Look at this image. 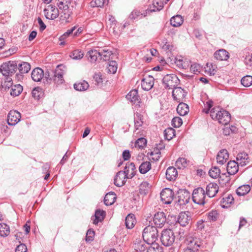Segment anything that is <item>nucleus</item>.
Masks as SVG:
<instances>
[{"label": "nucleus", "instance_id": "nucleus-1", "mask_svg": "<svg viewBox=\"0 0 252 252\" xmlns=\"http://www.w3.org/2000/svg\"><path fill=\"white\" fill-rule=\"evenodd\" d=\"M61 67V65H58L55 70H47L45 73L41 68H36L32 72V78L34 81L39 82L44 77L47 81L61 84L64 81L63 75L64 72Z\"/></svg>", "mask_w": 252, "mask_h": 252}, {"label": "nucleus", "instance_id": "nucleus-2", "mask_svg": "<svg viewBox=\"0 0 252 252\" xmlns=\"http://www.w3.org/2000/svg\"><path fill=\"white\" fill-rule=\"evenodd\" d=\"M205 105L207 109H204L203 112L208 114L210 111V116L212 119L217 120L220 124L227 125L231 119L230 114L228 112L218 107L210 110L213 105V101L212 100L207 101Z\"/></svg>", "mask_w": 252, "mask_h": 252}, {"label": "nucleus", "instance_id": "nucleus-3", "mask_svg": "<svg viewBox=\"0 0 252 252\" xmlns=\"http://www.w3.org/2000/svg\"><path fill=\"white\" fill-rule=\"evenodd\" d=\"M143 240L147 244L156 243L158 236V231L156 226L148 225L143 231Z\"/></svg>", "mask_w": 252, "mask_h": 252}, {"label": "nucleus", "instance_id": "nucleus-4", "mask_svg": "<svg viewBox=\"0 0 252 252\" xmlns=\"http://www.w3.org/2000/svg\"><path fill=\"white\" fill-rule=\"evenodd\" d=\"M185 242L188 246L184 252H197L201 244L199 239L194 237L192 233H189L186 235Z\"/></svg>", "mask_w": 252, "mask_h": 252}, {"label": "nucleus", "instance_id": "nucleus-5", "mask_svg": "<svg viewBox=\"0 0 252 252\" xmlns=\"http://www.w3.org/2000/svg\"><path fill=\"white\" fill-rule=\"evenodd\" d=\"M207 195L205 190L201 187H198L194 189L192 193V199L193 202L195 204L203 205L206 200Z\"/></svg>", "mask_w": 252, "mask_h": 252}, {"label": "nucleus", "instance_id": "nucleus-6", "mask_svg": "<svg viewBox=\"0 0 252 252\" xmlns=\"http://www.w3.org/2000/svg\"><path fill=\"white\" fill-rule=\"evenodd\" d=\"M18 68L17 63L15 61H9L3 63L0 67V73L3 76H11Z\"/></svg>", "mask_w": 252, "mask_h": 252}, {"label": "nucleus", "instance_id": "nucleus-7", "mask_svg": "<svg viewBox=\"0 0 252 252\" xmlns=\"http://www.w3.org/2000/svg\"><path fill=\"white\" fill-rule=\"evenodd\" d=\"M162 6L161 5L157 9H143L142 8L137 9H134L129 15V18L132 20H138L142 18L143 17H146L148 14H150L152 12L156 11L161 8Z\"/></svg>", "mask_w": 252, "mask_h": 252}, {"label": "nucleus", "instance_id": "nucleus-8", "mask_svg": "<svg viewBox=\"0 0 252 252\" xmlns=\"http://www.w3.org/2000/svg\"><path fill=\"white\" fill-rule=\"evenodd\" d=\"M162 244L166 246H171L175 241V236L171 229H164L162 231L160 237Z\"/></svg>", "mask_w": 252, "mask_h": 252}, {"label": "nucleus", "instance_id": "nucleus-9", "mask_svg": "<svg viewBox=\"0 0 252 252\" xmlns=\"http://www.w3.org/2000/svg\"><path fill=\"white\" fill-rule=\"evenodd\" d=\"M162 82L166 88L172 89L176 88L179 84L180 80L173 74L166 75L162 79Z\"/></svg>", "mask_w": 252, "mask_h": 252}, {"label": "nucleus", "instance_id": "nucleus-10", "mask_svg": "<svg viewBox=\"0 0 252 252\" xmlns=\"http://www.w3.org/2000/svg\"><path fill=\"white\" fill-rule=\"evenodd\" d=\"M43 12L45 17L49 20H54L59 16L58 8L55 6L51 4L45 7Z\"/></svg>", "mask_w": 252, "mask_h": 252}, {"label": "nucleus", "instance_id": "nucleus-11", "mask_svg": "<svg viewBox=\"0 0 252 252\" xmlns=\"http://www.w3.org/2000/svg\"><path fill=\"white\" fill-rule=\"evenodd\" d=\"M160 197L163 203L169 204L174 198V192L169 188H165L161 192Z\"/></svg>", "mask_w": 252, "mask_h": 252}, {"label": "nucleus", "instance_id": "nucleus-12", "mask_svg": "<svg viewBox=\"0 0 252 252\" xmlns=\"http://www.w3.org/2000/svg\"><path fill=\"white\" fill-rule=\"evenodd\" d=\"M21 114L16 110L10 111L7 115V122L9 126H15L20 120Z\"/></svg>", "mask_w": 252, "mask_h": 252}, {"label": "nucleus", "instance_id": "nucleus-13", "mask_svg": "<svg viewBox=\"0 0 252 252\" xmlns=\"http://www.w3.org/2000/svg\"><path fill=\"white\" fill-rule=\"evenodd\" d=\"M187 93L181 87L174 88L172 92V96L174 100L177 102H183Z\"/></svg>", "mask_w": 252, "mask_h": 252}, {"label": "nucleus", "instance_id": "nucleus-14", "mask_svg": "<svg viewBox=\"0 0 252 252\" xmlns=\"http://www.w3.org/2000/svg\"><path fill=\"white\" fill-rule=\"evenodd\" d=\"M190 194L186 190H181L178 192V200L176 201L179 206H183L189 203Z\"/></svg>", "mask_w": 252, "mask_h": 252}, {"label": "nucleus", "instance_id": "nucleus-15", "mask_svg": "<svg viewBox=\"0 0 252 252\" xmlns=\"http://www.w3.org/2000/svg\"><path fill=\"white\" fill-rule=\"evenodd\" d=\"M166 220V216L162 212L155 214L153 218V221L156 227H162L165 224Z\"/></svg>", "mask_w": 252, "mask_h": 252}, {"label": "nucleus", "instance_id": "nucleus-16", "mask_svg": "<svg viewBox=\"0 0 252 252\" xmlns=\"http://www.w3.org/2000/svg\"><path fill=\"white\" fill-rule=\"evenodd\" d=\"M154 84V78L150 75L146 76L142 80L141 87L145 91L151 90Z\"/></svg>", "mask_w": 252, "mask_h": 252}, {"label": "nucleus", "instance_id": "nucleus-17", "mask_svg": "<svg viewBox=\"0 0 252 252\" xmlns=\"http://www.w3.org/2000/svg\"><path fill=\"white\" fill-rule=\"evenodd\" d=\"M219 190V186L216 183H210L206 187L205 193L209 197H214Z\"/></svg>", "mask_w": 252, "mask_h": 252}, {"label": "nucleus", "instance_id": "nucleus-18", "mask_svg": "<svg viewBox=\"0 0 252 252\" xmlns=\"http://www.w3.org/2000/svg\"><path fill=\"white\" fill-rule=\"evenodd\" d=\"M127 176L123 173V171L118 172L114 179V184L119 187L124 186L127 179Z\"/></svg>", "mask_w": 252, "mask_h": 252}, {"label": "nucleus", "instance_id": "nucleus-19", "mask_svg": "<svg viewBox=\"0 0 252 252\" xmlns=\"http://www.w3.org/2000/svg\"><path fill=\"white\" fill-rule=\"evenodd\" d=\"M136 168L133 162L126 163L123 173L127 176V178L131 179L135 174Z\"/></svg>", "mask_w": 252, "mask_h": 252}, {"label": "nucleus", "instance_id": "nucleus-20", "mask_svg": "<svg viewBox=\"0 0 252 252\" xmlns=\"http://www.w3.org/2000/svg\"><path fill=\"white\" fill-rule=\"evenodd\" d=\"M229 154L225 149L221 150L219 152L217 156V161L218 163L223 165L228 159Z\"/></svg>", "mask_w": 252, "mask_h": 252}, {"label": "nucleus", "instance_id": "nucleus-21", "mask_svg": "<svg viewBox=\"0 0 252 252\" xmlns=\"http://www.w3.org/2000/svg\"><path fill=\"white\" fill-rule=\"evenodd\" d=\"M237 163L241 166H245L250 162L248 155L245 152L239 153L236 157Z\"/></svg>", "mask_w": 252, "mask_h": 252}, {"label": "nucleus", "instance_id": "nucleus-22", "mask_svg": "<svg viewBox=\"0 0 252 252\" xmlns=\"http://www.w3.org/2000/svg\"><path fill=\"white\" fill-rule=\"evenodd\" d=\"M190 219L189 212H181L178 216V221L181 226H185L189 223Z\"/></svg>", "mask_w": 252, "mask_h": 252}, {"label": "nucleus", "instance_id": "nucleus-23", "mask_svg": "<svg viewBox=\"0 0 252 252\" xmlns=\"http://www.w3.org/2000/svg\"><path fill=\"white\" fill-rule=\"evenodd\" d=\"M214 58L220 61H226L229 57V53L224 49H220L214 54Z\"/></svg>", "mask_w": 252, "mask_h": 252}, {"label": "nucleus", "instance_id": "nucleus-24", "mask_svg": "<svg viewBox=\"0 0 252 252\" xmlns=\"http://www.w3.org/2000/svg\"><path fill=\"white\" fill-rule=\"evenodd\" d=\"M178 176V172L176 169L173 167H169L166 171V178L168 181H174Z\"/></svg>", "mask_w": 252, "mask_h": 252}, {"label": "nucleus", "instance_id": "nucleus-25", "mask_svg": "<svg viewBox=\"0 0 252 252\" xmlns=\"http://www.w3.org/2000/svg\"><path fill=\"white\" fill-rule=\"evenodd\" d=\"M239 165L237 162L234 160L229 161L227 165V173L230 175L235 174L238 171Z\"/></svg>", "mask_w": 252, "mask_h": 252}, {"label": "nucleus", "instance_id": "nucleus-26", "mask_svg": "<svg viewBox=\"0 0 252 252\" xmlns=\"http://www.w3.org/2000/svg\"><path fill=\"white\" fill-rule=\"evenodd\" d=\"M105 216V212L101 210L100 209H97L95 211V214L94 216V219L93 220V223L97 224L99 222L102 221ZM93 218V217H92Z\"/></svg>", "mask_w": 252, "mask_h": 252}, {"label": "nucleus", "instance_id": "nucleus-27", "mask_svg": "<svg viewBox=\"0 0 252 252\" xmlns=\"http://www.w3.org/2000/svg\"><path fill=\"white\" fill-rule=\"evenodd\" d=\"M116 195L114 192L107 193L104 198V203L106 206L112 205L115 201Z\"/></svg>", "mask_w": 252, "mask_h": 252}, {"label": "nucleus", "instance_id": "nucleus-28", "mask_svg": "<svg viewBox=\"0 0 252 252\" xmlns=\"http://www.w3.org/2000/svg\"><path fill=\"white\" fill-rule=\"evenodd\" d=\"M126 98L132 103H135L136 102H139V97L138 95V91L136 90H133L129 92L126 95Z\"/></svg>", "mask_w": 252, "mask_h": 252}, {"label": "nucleus", "instance_id": "nucleus-29", "mask_svg": "<svg viewBox=\"0 0 252 252\" xmlns=\"http://www.w3.org/2000/svg\"><path fill=\"white\" fill-rule=\"evenodd\" d=\"M179 103L177 108V111L180 116H185L189 112V107L188 105L185 103L182 102Z\"/></svg>", "mask_w": 252, "mask_h": 252}, {"label": "nucleus", "instance_id": "nucleus-30", "mask_svg": "<svg viewBox=\"0 0 252 252\" xmlns=\"http://www.w3.org/2000/svg\"><path fill=\"white\" fill-rule=\"evenodd\" d=\"M175 63L179 68L187 69L189 66L190 62L187 59L181 58L176 59Z\"/></svg>", "mask_w": 252, "mask_h": 252}, {"label": "nucleus", "instance_id": "nucleus-31", "mask_svg": "<svg viewBox=\"0 0 252 252\" xmlns=\"http://www.w3.org/2000/svg\"><path fill=\"white\" fill-rule=\"evenodd\" d=\"M183 18L180 15L173 16L170 19L171 25L174 27L180 26L183 23Z\"/></svg>", "mask_w": 252, "mask_h": 252}, {"label": "nucleus", "instance_id": "nucleus-32", "mask_svg": "<svg viewBox=\"0 0 252 252\" xmlns=\"http://www.w3.org/2000/svg\"><path fill=\"white\" fill-rule=\"evenodd\" d=\"M87 54L89 56L90 62L92 63H95L98 57L100 58V50L98 51L95 49L91 50L88 52Z\"/></svg>", "mask_w": 252, "mask_h": 252}, {"label": "nucleus", "instance_id": "nucleus-33", "mask_svg": "<svg viewBox=\"0 0 252 252\" xmlns=\"http://www.w3.org/2000/svg\"><path fill=\"white\" fill-rule=\"evenodd\" d=\"M234 202V198L231 194H228L227 196L223 197L221 201V206L222 208H227Z\"/></svg>", "mask_w": 252, "mask_h": 252}, {"label": "nucleus", "instance_id": "nucleus-34", "mask_svg": "<svg viewBox=\"0 0 252 252\" xmlns=\"http://www.w3.org/2000/svg\"><path fill=\"white\" fill-rule=\"evenodd\" d=\"M136 222L135 216L133 214H128L125 220V224L126 227L130 229L132 228Z\"/></svg>", "mask_w": 252, "mask_h": 252}, {"label": "nucleus", "instance_id": "nucleus-35", "mask_svg": "<svg viewBox=\"0 0 252 252\" xmlns=\"http://www.w3.org/2000/svg\"><path fill=\"white\" fill-rule=\"evenodd\" d=\"M23 91V87L20 85L17 84L12 86L10 90V94L11 95L15 97L18 96Z\"/></svg>", "mask_w": 252, "mask_h": 252}, {"label": "nucleus", "instance_id": "nucleus-36", "mask_svg": "<svg viewBox=\"0 0 252 252\" xmlns=\"http://www.w3.org/2000/svg\"><path fill=\"white\" fill-rule=\"evenodd\" d=\"M10 227L5 223H0V236L2 237H6L10 233Z\"/></svg>", "mask_w": 252, "mask_h": 252}, {"label": "nucleus", "instance_id": "nucleus-37", "mask_svg": "<svg viewBox=\"0 0 252 252\" xmlns=\"http://www.w3.org/2000/svg\"><path fill=\"white\" fill-rule=\"evenodd\" d=\"M18 65V68L21 74L27 73L31 69V65L27 62H22Z\"/></svg>", "mask_w": 252, "mask_h": 252}, {"label": "nucleus", "instance_id": "nucleus-38", "mask_svg": "<svg viewBox=\"0 0 252 252\" xmlns=\"http://www.w3.org/2000/svg\"><path fill=\"white\" fill-rule=\"evenodd\" d=\"M251 190L249 185H244L239 187L236 190L237 194L239 196H243L247 194Z\"/></svg>", "mask_w": 252, "mask_h": 252}, {"label": "nucleus", "instance_id": "nucleus-39", "mask_svg": "<svg viewBox=\"0 0 252 252\" xmlns=\"http://www.w3.org/2000/svg\"><path fill=\"white\" fill-rule=\"evenodd\" d=\"M89 87V84L86 81H83L79 83H75L74 85V88L79 91L86 90Z\"/></svg>", "mask_w": 252, "mask_h": 252}, {"label": "nucleus", "instance_id": "nucleus-40", "mask_svg": "<svg viewBox=\"0 0 252 252\" xmlns=\"http://www.w3.org/2000/svg\"><path fill=\"white\" fill-rule=\"evenodd\" d=\"M175 136V130L171 127H168L164 131V138L168 141L172 139Z\"/></svg>", "mask_w": 252, "mask_h": 252}, {"label": "nucleus", "instance_id": "nucleus-41", "mask_svg": "<svg viewBox=\"0 0 252 252\" xmlns=\"http://www.w3.org/2000/svg\"><path fill=\"white\" fill-rule=\"evenodd\" d=\"M151 168V164L149 161L142 162L139 166V172L142 174H145Z\"/></svg>", "mask_w": 252, "mask_h": 252}, {"label": "nucleus", "instance_id": "nucleus-42", "mask_svg": "<svg viewBox=\"0 0 252 252\" xmlns=\"http://www.w3.org/2000/svg\"><path fill=\"white\" fill-rule=\"evenodd\" d=\"M143 116L137 113L134 117V127L136 130L139 129V127L141 126L143 124Z\"/></svg>", "mask_w": 252, "mask_h": 252}, {"label": "nucleus", "instance_id": "nucleus-43", "mask_svg": "<svg viewBox=\"0 0 252 252\" xmlns=\"http://www.w3.org/2000/svg\"><path fill=\"white\" fill-rule=\"evenodd\" d=\"M150 186L147 182H142L139 186V192L141 194L145 195L148 193Z\"/></svg>", "mask_w": 252, "mask_h": 252}, {"label": "nucleus", "instance_id": "nucleus-44", "mask_svg": "<svg viewBox=\"0 0 252 252\" xmlns=\"http://www.w3.org/2000/svg\"><path fill=\"white\" fill-rule=\"evenodd\" d=\"M100 59H103L104 61L109 60L112 55L111 51L106 49L100 50Z\"/></svg>", "mask_w": 252, "mask_h": 252}, {"label": "nucleus", "instance_id": "nucleus-45", "mask_svg": "<svg viewBox=\"0 0 252 252\" xmlns=\"http://www.w3.org/2000/svg\"><path fill=\"white\" fill-rule=\"evenodd\" d=\"M70 3L71 0H58L57 4L60 9L66 10L69 8Z\"/></svg>", "mask_w": 252, "mask_h": 252}, {"label": "nucleus", "instance_id": "nucleus-46", "mask_svg": "<svg viewBox=\"0 0 252 252\" xmlns=\"http://www.w3.org/2000/svg\"><path fill=\"white\" fill-rule=\"evenodd\" d=\"M149 245L151 246L149 247L146 252H163L162 247H160L158 243H155Z\"/></svg>", "mask_w": 252, "mask_h": 252}, {"label": "nucleus", "instance_id": "nucleus-47", "mask_svg": "<svg viewBox=\"0 0 252 252\" xmlns=\"http://www.w3.org/2000/svg\"><path fill=\"white\" fill-rule=\"evenodd\" d=\"M241 82L242 85L244 87H250L252 85V76L246 75L242 78Z\"/></svg>", "mask_w": 252, "mask_h": 252}, {"label": "nucleus", "instance_id": "nucleus-48", "mask_svg": "<svg viewBox=\"0 0 252 252\" xmlns=\"http://www.w3.org/2000/svg\"><path fill=\"white\" fill-rule=\"evenodd\" d=\"M220 169L217 166L213 167L209 172L210 177L214 179L217 178L220 174Z\"/></svg>", "mask_w": 252, "mask_h": 252}, {"label": "nucleus", "instance_id": "nucleus-49", "mask_svg": "<svg viewBox=\"0 0 252 252\" xmlns=\"http://www.w3.org/2000/svg\"><path fill=\"white\" fill-rule=\"evenodd\" d=\"M187 165L188 161L184 158H179L176 162V165L179 169L185 168L187 167Z\"/></svg>", "mask_w": 252, "mask_h": 252}, {"label": "nucleus", "instance_id": "nucleus-50", "mask_svg": "<svg viewBox=\"0 0 252 252\" xmlns=\"http://www.w3.org/2000/svg\"><path fill=\"white\" fill-rule=\"evenodd\" d=\"M207 217L210 221H215L218 219L219 214L216 210H212L207 214Z\"/></svg>", "mask_w": 252, "mask_h": 252}, {"label": "nucleus", "instance_id": "nucleus-51", "mask_svg": "<svg viewBox=\"0 0 252 252\" xmlns=\"http://www.w3.org/2000/svg\"><path fill=\"white\" fill-rule=\"evenodd\" d=\"M134 248L135 251L139 252H144L147 248L146 245L144 243V242H140L134 244Z\"/></svg>", "mask_w": 252, "mask_h": 252}, {"label": "nucleus", "instance_id": "nucleus-52", "mask_svg": "<svg viewBox=\"0 0 252 252\" xmlns=\"http://www.w3.org/2000/svg\"><path fill=\"white\" fill-rule=\"evenodd\" d=\"M84 54L81 50H74L70 54V56L74 60H80L83 58Z\"/></svg>", "mask_w": 252, "mask_h": 252}, {"label": "nucleus", "instance_id": "nucleus-53", "mask_svg": "<svg viewBox=\"0 0 252 252\" xmlns=\"http://www.w3.org/2000/svg\"><path fill=\"white\" fill-rule=\"evenodd\" d=\"M42 94V92L41 91V89L39 87L34 88L32 92V97H34V99L37 100L40 98Z\"/></svg>", "mask_w": 252, "mask_h": 252}, {"label": "nucleus", "instance_id": "nucleus-54", "mask_svg": "<svg viewBox=\"0 0 252 252\" xmlns=\"http://www.w3.org/2000/svg\"><path fill=\"white\" fill-rule=\"evenodd\" d=\"M147 140L144 138H138L135 143V147L143 149L146 145Z\"/></svg>", "mask_w": 252, "mask_h": 252}, {"label": "nucleus", "instance_id": "nucleus-55", "mask_svg": "<svg viewBox=\"0 0 252 252\" xmlns=\"http://www.w3.org/2000/svg\"><path fill=\"white\" fill-rule=\"evenodd\" d=\"M106 2V0H92L91 2V6L92 7H101L103 6Z\"/></svg>", "mask_w": 252, "mask_h": 252}, {"label": "nucleus", "instance_id": "nucleus-56", "mask_svg": "<svg viewBox=\"0 0 252 252\" xmlns=\"http://www.w3.org/2000/svg\"><path fill=\"white\" fill-rule=\"evenodd\" d=\"M117 69V63L116 62L112 61L110 62L109 66L108 67V71L111 73L114 74L116 72Z\"/></svg>", "mask_w": 252, "mask_h": 252}, {"label": "nucleus", "instance_id": "nucleus-57", "mask_svg": "<svg viewBox=\"0 0 252 252\" xmlns=\"http://www.w3.org/2000/svg\"><path fill=\"white\" fill-rule=\"evenodd\" d=\"M182 123V120L180 117H174L172 120V125L175 127H180Z\"/></svg>", "mask_w": 252, "mask_h": 252}, {"label": "nucleus", "instance_id": "nucleus-58", "mask_svg": "<svg viewBox=\"0 0 252 252\" xmlns=\"http://www.w3.org/2000/svg\"><path fill=\"white\" fill-rule=\"evenodd\" d=\"M160 152L157 150H154L153 152L150 153V155L152 156V159L155 161L159 159L160 157Z\"/></svg>", "mask_w": 252, "mask_h": 252}, {"label": "nucleus", "instance_id": "nucleus-59", "mask_svg": "<svg viewBox=\"0 0 252 252\" xmlns=\"http://www.w3.org/2000/svg\"><path fill=\"white\" fill-rule=\"evenodd\" d=\"M201 67L198 63H194L190 65V69L191 72L194 74H197L200 72Z\"/></svg>", "mask_w": 252, "mask_h": 252}, {"label": "nucleus", "instance_id": "nucleus-60", "mask_svg": "<svg viewBox=\"0 0 252 252\" xmlns=\"http://www.w3.org/2000/svg\"><path fill=\"white\" fill-rule=\"evenodd\" d=\"M94 235V232L91 229L88 230L86 234V241H92L93 240Z\"/></svg>", "mask_w": 252, "mask_h": 252}, {"label": "nucleus", "instance_id": "nucleus-61", "mask_svg": "<svg viewBox=\"0 0 252 252\" xmlns=\"http://www.w3.org/2000/svg\"><path fill=\"white\" fill-rule=\"evenodd\" d=\"M94 79L95 82V84L99 85L102 82V78L100 73L95 74L94 76Z\"/></svg>", "mask_w": 252, "mask_h": 252}, {"label": "nucleus", "instance_id": "nucleus-62", "mask_svg": "<svg viewBox=\"0 0 252 252\" xmlns=\"http://www.w3.org/2000/svg\"><path fill=\"white\" fill-rule=\"evenodd\" d=\"M27 248L25 244L18 245L15 249V252H27Z\"/></svg>", "mask_w": 252, "mask_h": 252}, {"label": "nucleus", "instance_id": "nucleus-63", "mask_svg": "<svg viewBox=\"0 0 252 252\" xmlns=\"http://www.w3.org/2000/svg\"><path fill=\"white\" fill-rule=\"evenodd\" d=\"M206 70V72L209 75H214L216 73V70L215 67L213 66L212 64H210V66H208Z\"/></svg>", "mask_w": 252, "mask_h": 252}, {"label": "nucleus", "instance_id": "nucleus-64", "mask_svg": "<svg viewBox=\"0 0 252 252\" xmlns=\"http://www.w3.org/2000/svg\"><path fill=\"white\" fill-rule=\"evenodd\" d=\"M37 21L40 26V31H43L46 29V26L45 25V24L43 23V21L40 17H38Z\"/></svg>", "mask_w": 252, "mask_h": 252}]
</instances>
